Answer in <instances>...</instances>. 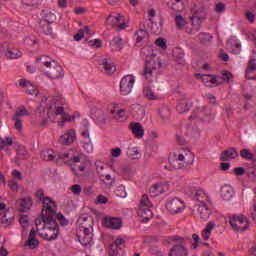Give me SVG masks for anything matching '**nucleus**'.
I'll return each instance as SVG.
<instances>
[{
  "label": "nucleus",
  "instance_id": "32",
  "mask_svg": "<svg viewBox=\"0 0 256 256\" xmlns=\"http://www.w3.org/2000/svg\"><path fill=\"white\" fill-rule=\"evenodd\" d=\"M252 71H256V58H251L248 62V67L246 69V77L247 79H255V76L251 75Z\"/></svg>",
  "mask_w": 256,
  "mask_h": 256
},
{
  "label": "nucleus",
  "instance_id": "27",
  "mask_svg": "<svg viewBox=\"0 0 256 256\" xmlns=\"http://www.w3.org/2000/svg\"><path fill=\"white\" fill-rule=\"evenodd\" d=\"M42 16V20L43 23H55V21L57 20V16L55 15V13L51 12V10L49 9H44L42 10L41 13Z\"/></svg>",
  "mask_w": 256,
  "mask_h": 256
},
{
  "label": "nucleus",
  "instance_id": "21",
  "mask_svg": "<svg viewBox=\"0 0 256 256\" xmlns=\"http://www.w3.org/2000/svg\"><path fill=\"white\" fill-rule=\"evenodd\" d=\"M239 152L235 148H228L224 150L220 155V161H231V159H237Z\"/></svg>",
  "mask_w": 256,
  "mask_h": 256
},
{
  "label": "nucleus",
  "instance_id": "4",
  "mask_svg": "<svg viewBox=\"0 0 256 256\" xmlns=\"http://www.w3.org/2000/svg\"><path fill=\"white\" fill-rule=\"evenodd\" d=\"M57 115H61L63 122H69L72 119H75V116H69V114L65 113V108L60 106L57 107L55 105H51L47 112L42 111L40 112V125L44 126L47 125L48 119L51 121H55Z\"/></svg>",
  "mask_w": 256,
  "mask_h": 256
},
{
  "label": "nucleus",
  "instance_id": "24",
  "mask_svg": "<svg viewBox=\"0 0 256 256\" xmlns=\"http://www.w3.org/2000/svg\"><path fill=\"white\" fill-rule=\"evenodd\" d=\"M123 223L121 222V219L119 218H105L104 219V227H107L108 229H120L122 227Z\"/></svg>",
  "mask_w": 256,
  "mask_h": 256
},
{
  "label": "nucleus",
  "instance_id": "35",
  "mask_svg": "<svg viewBox=\"0 0 256 256\" xmlns=\"http://www.w3.org/2000/svg\"><path fill=\"white\" fill-rule=\"evenodd\" d=\"M173 57L177 63H183L185 59V52L181 48H175L173 50Z\"/></svg>",
  "mask_w": 256,
  "mask_h": 256
},
{
  "label": "nucleus",
  "instance_id": "22",
  "mask_svg": "<svg viewBox=\"0 0 256 256\" xmlns=\"http://www.w3.org/2000/svg\"><path fill=\"white\" fill-rule=\"evenodd\" d=\"M25 246L30 247V249H37V247H39V240H37V232L35 231V228L31 229Z\"/></svg>",
  "mask_w": 256,
  "mask_h": 256
},
{
  "label": "nucleus",
  "instance_id": "2",
  "mask_svg": "<svg viewBox=\"0 0 256 256\" xmlns=\"http://www.w3.org/2000/svg\"><path fill=\"white\" fill-rule=\"evenodd\" d=\"M161 67V59L155 52H152L146 55L145 65L141 75L146 81H153V78L158 76Z\"/></svg>",
  "mask_w": 256,
  "mask_h": 256
},
{
  "label": "nucleus",
  "instance_id": "50",
  "mask_svg": "<svg viewBox=\"0 0 256 256\" xmlns=\"http://www.w3.org/2000/svg\"><path fill=\"white\" fill-rule=\"evenodd\" d=\"M119 251H121V248L112 243L109 247L108 253L110 256H117L119 255Z\"/></svg>",
  "mask_w": 256,
  "mask_h": 256
},
{
  "label": "nucleus",
  "instance_id": "58",
  "mask_svg": "<svg viewBox=\"0 0 256 256\" xmlns=\"http://www.w3.org/2000/svg\"><path fill=\"white\" fill-rule=\"evenodd\" d=\"M88 44L90 45V47H96L97 49H99L103 45V41H101V39H94L90 40Z\"/></svg>",
  "mask_w": 256,
  "mask_h": 256
},
{
  "label": "nucleus",
  "instance_id": "26",
  "mask_svg": "<svg viewBox=\"0 0 256 256\" xmlns=\"http://www.w3.org/2000/svg\"><path fill=\"white\" fill-rule=\"evenodd\" d=\"M75 141V130H68L64 135L60 136L59 143L61 145H71Z\"/></svg>",
  "mask_w": 256,
  "mask_h": 256
},
{
  "label": "nucleus",
  "instance_id": "12",
  "mask_svg": "<svg viewBox=\"0 0 256 256\" xmlns=\"http://www.w3.org/2000/svg\"><path fill=\"white\" fill-rule=\"evenodd\" d=\"M78 231H93V217L88 214H82L78 218Z\"/></svg>",
  "mask_w": 256,
  "mask_h": 256
},
{
  "label": "nucleus",
  "instance_id": "55",
  "mask_svg": "<svg viewBox=\"0 0 256 256\" xmlns=\"http://www.w3.org/2000/svg\"><path fill=\"white\" fill-rule=\"evenodd\" d=\"M123 42V39H121V37L116 36L112 39V41L110 42L111 47H121V43Z\"/></svg>",
  "mask_w": 256,
  "mask_h": 256
},
{
  "label": "nucleus",
  "instance_id": "17",
  "mask_svg": "<svg viewBox=\"0 0 256 256\" xmlns=\"http://www.w3.org/2000/svg\"><path fill=\"white\" fill-rule=\"evenodd\" d=\"M168 256H189V248L183 244H175L170 248Z\"/></svg>",
  "mask_w": 256,
  "mask_h": 256
},
{
  "label": "nucleus",
  "instance_id": "30",
  "mask_svg": "<svg viewBox=\"0 0 256 256\" xmlns=\"http://www.w3.org/2000/svg\"><path fill=\"white\" fill-rule=\"evenodd\" d=\"M189 109H191V101L187 99L180 100L176 106L178 113H187Z\"/></svg>",
  "mask_w": 256,
  "mask_h": 256
},
{
  "label": "nucleus",
  "instance_id": "9",
  "mask_svg": "<svg viewBox=\"0 0 256 256\" xmlns=\"http://www.w3.org/2000/svg\"><path fill=\"white\" fill-rule=\"evenodd\" d=\"M135 85V77L133 75H126L120 81V93L121 95H129Z\"/></svg>",
  "mask_w": 256,
  "mask_h": 256
},
{
  "label": "nucleus",
  "instance_id": "20",
  "mask_svg": "<svg viewBox=\"0 0 256 256\" xmlns=\"http://www.w3.org/2000/svg\"><path fill=\"white\" fill-rule=\"evenodd\" d=\"M16 204L19 207V211L25 213V211H29L33 207V199L29 197L21 198L16 201Z\"/></svg>",
  "mask_w": 256,
  "mask_h": 256
},
{
  "label": "nucleus",
  "instance_id": "53",
  "mask_svg": "<svg viewBox=\"0 0 256 256\" xmlns=\"http://www.w3.org/2000/svg\"><path fill=\"white\" fill-rule=\"evenodd\" d=\"M26 93L28 95H39V90H37V87H35V85L30 84V86L28 88H26Z\"/></svg>",
  "mask_w": 256,
  "mask_h": 256
},
{
  "label": "nucleus",
  "instance_id": "18",
  "mask_svg": "<svg viewBox=\"0 0 256 256\" xmlns=\"http://www.w3.org/2000/svg\"><path fill=\"white\" fill-rule=\"evenodd\" d=\"M129 129L132 131V135H134L136 139H143L145 136V129H143V125L139 122L130 123Z\"/></svg>",
  "mask_w": 256,
  "mask_h": 256
},
{
  "label": "nucleus",
  "instance_id": "39",
  "mask_svg": "<svg viewBox=\"0 0 256 256\" xmlns=\"http://www.w3.org/2000/svg\"><path fill=\"white\" fill-rule=\"evenodd\" d=\"M149 33L145 29H139L136 31V43H141V41L148 39Z\"/></svg>",
  "mask_w": 256,
  "mask_h": 256
},
{
  "label": "nucleus",
  "instance_id": "59",
  "mask_svg": "<svg viewBox=\"0 0 256 256\" xmlns=\"http://www.w3.org/2000/svg\"><path fill=\"white\" fill-rule=\"evenodd\" d=\"M116 195L118 197H122V198L127 197V192L125 191V186H119L118 189L116 190Z\"/></svg>",
  "mask_w": 256,
  "mask_h": 256
},
{
  "label": "nucleus",
  "instance_id": "51",
  "mask_svg": "<svg viewBox=\"0 0 256 256\" xmlns=\"http://www.w3.org/2000/svg\"><path fill=\"white\" fill-rule=\"evenodd\" d=\"M177 3L179 4V8L177 7V5H172V9L178 12L183 11V9H185V4H183V0H174L173 4Z\"/></svg>",
  "mask_w": 256,
  "mask_h": 256
},
{
  "label": "nucleus",
  "instance_id": "3",
  "mask_svg": "<svg viewBox=\"0 0 256 256\" xmlns=\"http://www.w3.org/2000/svg\"><path fill=\"white\" fill-rule=\"evenodd\" d=\"M207 17V10L205 6L201 3H194L191 8V21H192V28L188 30L189 35H195L201 29V23L205 21Z\"/></svg>",
  "mask_w": 256,
  "mask_h": 256
},
{
  "label": "nucleus",
  "instance_id": "28",
  "mask_svg": "<svg viewBox=\"0 0 256 256\" xmlns=\"http://www.w3.org/2000/svg\"><path fill=\"white\" fill-rule=\"evenodd\" d=\"M194 199L195 201H198V205L209 203V196L203 190H197Z\"/></svg>",
  "mask_w": 256,
  "mask_h": 256
},
{
  "label": "nucleus",
  "instance_id": "16",
  "mask_svg": "<svg viewBox=\"0 0 256 256\" xmlns=\"http://www.w3.org/2000/svg\"><path fill=\"white\" fill-rule=\"evenodd\" d=\"M99 67L102 71V73H105V75H113L117 71V67L113 63V61L104 58L102 60V63L99 64Z\"/></svg>",
  "mask_w": 256,
  "mask_h": 256
},
{
  "label": "nucleus",
  "instance_id": "63",
  "mask_svg": "<svg viewBox=\"0 0 256 256\" xmlns=\"http://www.w3.org/2000/svg\"><path fill=\"white\" fill-rule=\"evenodd\" d=\"M82 140L81 141H91V136L89 134V130H83L81 133Z\"/></svg>",
  "mask_w": 256,
  "mask_h": 256
},
{
  "label": "nucleus",
  "instance_id": "36",
  "mask_svg": "<svg viewBox=\"0 0 256 256\" xmlns=\"http://www.w3.org/2000/svg\"><path fill=\"white\" fill-rule=\"evenodd\" d=\"M55 157H57V155H55V151L52 149L44 150L41 152V159H43V161H53Z\"/></svg>",
  "mask_w": 256,
  "mask_h": 256
},
{
  "label": "nucleus",
  "instance_id": "56",
  "mask_svg": "<svg viewBox=\"0 0 256 256\" xmlns=\"http://www.w3.org/2000/svg\"><path fill=\"white\" fill-rule=\"evenodd\" d=\"M8 186L14 193H17V191H19V184H17V181L15 180H9Z\"/></svg>",
  "mask_w": 256,
  "mask_h": 256
},
{
  "label": "nucleus",
  "instance_id": "44",
  "mask_svg": "<svg viewBox=\"0 0 256 256\" xmlns=\"http://www.w3.org/2000/svg\"><path fill=\"white\" fill-rule=\"evenodd\" d=\"M96 171L99 177H105V174L107 173V168L105 167V164L98 162L96 164Z\"/></svg>",
  "mask_w": 256,
  "mask_h": 256
},
{
  "label": "nucleus",
  "instance_id": "60",
  "mask_svg": "<svg viewBox=\"0 0 256 256\" xmlns=\"http://www.w3.org/2000/svg\"><path fill=\"white\" fill-rule=\"evenodd\" d=\"M20 225L25 229V227H29V217L28 216H21L19 219Z\"/></svg>",
  "mask_w": 256,
  "mask_h": 256
},
{
  "label": "nucleus",
  "instance_id": "34",
  "mask_svg": "<svg viewBox=\"0 0 256 256\" xmlns=\"http://www.w3.org/2000/svg\"><path fill=\"white\" fill-rule=\"evenodd\" d=\"M37 63H40L41 65H44V67H51L53 65V62L55 60L51 59L49 56L42 55L36 59Z\"/></svg>",
  "mask_w": 256,
  "mask_h": 256
},
{
  "label": "nucleus",
  "instance_id": "25",
  "mask_svg": "<svg viewBox=\"0 0 256 256\" xmlns=\"http://www.w3.org/2000/svg\"><path fill=\"white\" fill-rule=\"evenodd\" d=\"M137 213L142 223H147V221L153 219V211L150 210L149 208L140 207Z\"/></svg>",
  "mask_w": 256,
  "mask_h": 256
},
{
  "label": "nucleus",
  "instance_id": "48",
  "mask_svg": "<svg viewBox=\"0 0 256 256\" xmlns=\"http://www.w3.org/2000/svg\"><path fill=\"white\" fill-rule=\"evenodd\" d=\"M55 219H58L60 225H62V227H67V225H69V220H67V218H65V216L62 213H55Z\"/></svg>",
  "mask_w": 256,
  "mask_h": 256
},
{
  "label": "nucleus",
  "instance_id": "23",
  "mask_svg": "<svg viewBox=\"0 0 256 256\" xmlns=\"http://www.w3.org/2000/svg\"><path fill=\"white\" fill-rule=\"evenodd\" d=\"M220 195L224 201H231V199H233V195H235V192L233 191V187H231V185L225 184L221 187Z\"/></svg>",
  "mask_w": 256,
  "mask_h": 256
},
{
  "label": "nucleus",
  "instance_id": "52",
  "mask_svg": "<svg viewBox=\"0 0 256 256\" xmlns=\"http://www.w3.org/2000/svg\"><path fill=\"white\" fill-rule=\"evenodd\" d=\"M198 39L201 43H207V41H211V35L209 33L202 32L198 35Z\"/></svg>",
  "mask_w": 256,
  "mask_h": 256
},
{
  "label": "nucleus",
  "instance_id": "49",
  "mask_svg": "<svg viewBox=\"0 0 256 256\" xmlns=\"http://www.w3.org/2000/svg\"><path fill=\"white\" fill-rule=\"evenodd\" d=\"M69 190L71 193H73V195H75V197H79V195H81V191H83V188H81V185L79 184H74L69 188Z\"/></svg>",
  "mask_w": 256,
  "mask_h": 256
},
{
  "label": "nucleus",
  "instance_id": "57",
  "mask_svg": "<svg viewBox=\"0 0 256 256\" xmlns=\"http://www.w3.org/2000/svg\"><path fill=\"white\" fill-rule=\"evenodd\" d=\"M168 241H169V243H180V244H182V243H185V238H183V237H179V236H170L169 238H168Z\"/></svg>",
  "mask_w": 256,
  "mask_h": 256
},
{
  "label": "nucleus",
  "instance_id": "46",
  "mask_svg": "<svg viewBox=\"0 0 256 256\" xmlns=\"http://www.w3.org/2000/svg\"><path fill=\"white\" fill-rule=\"evenodd\" d=\"M81 144L86 153H93V142L91 140L81 141Z\"/></svg>",
  "mask_w": 256,
  "mask_h": 256
},
{
  "label": "nucleus",
  "instance_id": "45",
  "mask_svg": "<svg viewBox=\"0 0 256 256\" xmlns=\"http://www.w3.org/2000/svg\"><path fill=\"white\" fill-rule=\"evenodd\" d=\"M100 180L105 183V185H113L115 183V178L112 177L111 174H108L107 172L104 174V177H100Z\"/></svg>",
  "mask_w": 256,
  "mask_h": 256
},
{
  "label": "nucleus",
  "instance_id": "64",
  "mask_svg": "<svg viewBox=\"0 0 256 256\" xmlns=\"http://www.w3.org/2000/svg\"><path fill=\"white\" fill-rule=\"evenodd\" d=\"M215 11H216V13H224V11H225V4L221 3V2L216 4Z\"/></svg>",
  "mask_w": 256,
  "mask_h": 256
},
{
  "label": "nucleus",
  "instance_id": "42",
  "mask_svg": "<svg viewBox=\"0 0 256 256\" xmlns=\"http://www.w3.org/2000/svg\"><path fill=\"white\" fill-rule=\"evenodd\" d=\"M22 4L26 7H34L37 8L39 5L43 3V0H21Z\"/></svg>",
  "mask_w": 256,
  "mask_h": 256
},
{
  "label": "nucleus",
  "instance_id": "1",
  "mask_svg": "<svg viewBox=\"0 0 256 256\" xmlns=\"http://www.w3.org/2000/svg\"><path fill=\"white\" fill-rule=\"evenodd\" d=\"M55 213H57V205L47 198L42 210V222L40 219L35 220L36 231L44 241H55L59 237V224L55 219Z\"/></svg>",
  "mask_w": 256,
  "mask_h": 256
},
{
  "label": "nucleus",
  "instance_id": "54",
  "mask_svg": "<svg viewBox=\"0 0 256 256\" xmlns=\"http://www.w3.org/2000/svg\"><path fill=\"white\" fill-rule=\"evenodd\" d=\"M156 47H160L161 49H167V40L165 38H158L155 41Z\"/></svg>",
  "mask_w": 256,
  "mask_h": 256
},
{
  "label": "nucleus",
  "instance_id": "5",
  "mask_svg": "<svg viewBox=\"0 0 256 256\" xmlns=\"http://www.w3.org/2000/svg\"><path fill=\"white\" fill-rule=\"evenodd\" d=\"M195 161V155L191 151H186L181 154H174L173 158L169 159L170 164L174 169H183V167H189L193 165Z\"/></svg>",
  "mask_w": 256,
  "mask_h": 256
},
{
  "label": "nucleus",
  "instance_id": "61",
  "mask_svg": "<svg viewBox=\"0 0 256 256\" xmlns=\"http://www.w3.org/2000/svg\"><path fill=\"white\" fill-rule=\"evenodd\" d=\"M19 85L22 87V89H27L28 87H31L32 83L31 81L23 78L19 80Z\"/></svg>",
  "mask_w": 256,
  "mask_h": 256
},
{
  "label": "nucleus",
  "instance_id": "38",
  "mask_svg": "<svg viewBox=\"0 0 256 256\" xmlns=\"http://www.w3.org/2000/svg\"><path fill=\"white\" fill-rule=\"evenodd\" d=\"M174 21L176 28L179 30L183 29V27L187 25V20H185V18L181 14L176 15Z\"/></svg>",
  "mask_w": 256,
  "mask_h": 256
},
{
  "label": "nucleus",
  "instance_id": "13",
  "mask_svg": "<svg viewBox=\"0 0 256 256\" xmlns=\"http://www.w3.org/2000/svg\"><path fill=\"white\" fill-rule=\"evenodd\" d=\"M169 189V184L165 181L156 182L149 188V193L153 195V197H159V195H163V193H167Z\"/></svg>",
  "mask_w": 256,
  "mask_h": 256
},
{
  "label": "nucleus",
  "instance_id": "11",
  "mask_svg": "<svg viewBox=\"0 0 256 256\" xmlns=\"http://www.w3.org/2000/svg\"><path fill=\"white\" fill-rule=\"evenodd\" d=\"M108 112L110 115H114V119H116L117 121H126L127 119V110L121 108L119 104H109Z\"/></svg>",
  "mask_w": 256,
  "mask_h": 256
},
{
  "label": "nucleus",
  "instance_id": "29",
  "mask_svg": "<svg viewBox=\"0 0 256 256\" xmlns=\"http://www.w3.org/2000/svg\"><path fill=\"white\" fill-rule=\"evenodd\" d=\"M35 197L38 201H42V211H45V201H47V199H49L54 205H57L51 197H45V191L43 189H38L35 193Z\"/></svg>",
  "mask_w": 256,
  "mask_h": 256
},
{
  "label": "nucleus",
  "instance_id": "8",
  "mask_svg": "<svg viewBox=\"0 0 256 256\" xmlns=\"http://www.w3.org/2000/svg\"><path fill=\"white\" fill-rule=\"evenodd\" d=\"M106 26L116 31H123V29L127 28L125 17L120 14L109 15L106 19Z\"/></svg>",
  "mask_w": 256,
  "mask_h": 256
},
{
  "label": "nucleus",
  "instance_id": "10",
  "mask_svg": "<svg viewBox=\"0 0 256 256\" xmlns=\"http://www.w3.org/2000/svg\"><path fill=\"white\" fill-rule=\"evenodd\" d=\"M46 77L49 79H63V77H65L63 67H61L57 61L52 62V65H50L46 71Z\"/></svg>",
  "mask_w": 256,
  "mask_h": 256
},
{
  "label": "nucleus",
  "instance_id": "33",
  "mask_svg": "<svg viewBox=\"0 0 256 256\" xmlns=\"http://www.w3.org/2000/svg\"><path fill=\"white\" fill-rule=\"evenodd\" d=\"M159 115L162 121L164 122L169 121V119H171V109H169L168 106H162L159 109Z\"/></svg>",
  "mask_w": 256,
  "mask_h": 256
},
{
  "label": "nucleus",
  "instance_id": "47",
  "mask_svg": "<svg viewBox=\"0 0 256 256\" xmlns=\"http://www.w3.org/2000/svg\"><path fill=\"white\" fill-rule=\"evenodd\" d=\"M152 206H153V204L151 203V201H149V196L144 194L140 200V207L150 208Z\"/></svg>",
  "mask_w": 256,
  "mask_h": 256
},
{
  "label": "nucleus",
  "instance_id": "41",
  "mask_svg": "<svg viewBox=\"0 0 256 256\" xmlns=\"http://www.w3.org/2000/svg\"><path fill=\"white\" fill-rule=\"evenodd\" d=\"M240 157H242V159H246L247 161H255V156L253 153H251V151H249V149L240 150Z\"/></svg>",
  "mask_w": 256,
  "mask_h": 256
},
{
  "label": "nucleus",
  "instance_id": "43",
  "mask_svg": "<svg viewBox=\"0 0 256 256\" xmlns=\"http://www.w3.org/2000/svg\"><path fill=\"white\" fill-rule=\"evenodd\" d=\"M28 115H29V112L27 111V109L24 106H21V107L16 109V113L14 115V118L21 119V117H26Z\"/></svg>",
  "mask_w": 256,
  "mask_h": 256
},
{
  "label": "nucleus",
  "instance_id": "31",
  "mask_svg": "<svg viewBox=\"0 0 256 256\" xmlns=\"http://www.w3.org/2000/svg\"><path fill=\"white\" fill-rule=\"evenodd\" d=\"M213 229H215V223L208 222L206 228L202 231V238L204 241H209V237H211V231H213Z\"/></svg>",
  "mask_w": 256,
  "mask_h": 256
},
{
  "label": "nucleus",
  "instance_id": "37",
  "mask_svg": "<svg viewBox=\"0 0 256 256\" xmlns=\"http://www.w3.org/2000/svg\"><path fill=\"white\" fill-rule=\"evenodd\" d=\"M40 32L44 35H52L53 34V28H51L50 23L40 21Z\"/></svg>",
  "mask_w": 256,
  "mask_h": 256
},
{
  "label": "nucleus",
  "instance_id": "15",
  "mask_svg": "<svg viewBox=\"0 0 256 256\" xmlns=\"http://www.w3.org/2000/svg\"><path fill=\"white\" fill-rule=\"evenodd\" d=\"M8 47H9V45L7 43H4V44H2V49H1L2 55L7 57V59H19V57H21L23 55V53H21V51H19V49L8 48Z\"/></svg>",
  "mask_w": 256,
  "mask_h": 256
},
{
  "label": "nucleus",
  "instance_id": "19",
  "mask_svg": "<svg viewBox=\"0 0 256 256\" xmlns=\"http://www.w3.org/2000/svg\"><path fill=\"white\" fill-rule=\"evenodd\" d=\"M195 208L197 209L200 219L202 221H207L209 217H211V210L209 209V206L206 204H196Z\"/></svg>",
  "mask_w": 256,
  "mask_h": 256
},
{
  "label": "nucleus",
  "instance_id": "62",
  "mask_svg": "<svg viewBox=\"0 0 256 256\" xmlns=\"http://www.w3.org/2000/svg\"><path fill=\"white\" fill-rule=\"evenodd\" d=\"M113 245H116L119 249H125V240L121 238H117L113 243Z\"/></svg>",
  "mask_w": 256,
  "mask_h": 256
},
{
  "label": "nucleus",
  "instance_id": "6",
  "mask_svg": "<svg viewBox=\"0 0 256 256\" xmlns=\"http://www.w3.org/2000/svg\"><path fill=\"white\" fill-rule=\"evenodd\" d=\"M230 225L233 231L243 232L249 229V219L244 215H232Z\"/></svg>",
  "mask_w": 256,
  "mask_h": 256
},
{
  "label": "nucleus",
  "instance_id": "7",
  "mask_svg": "<svg viewBox=\"0 0 256 256\" xmlns=\"http://www.w3.org/2000/svg\"><path fill=\"white\" fill-rule=\"evenodd\" d=\"M185 207V201L178 197L170 198L166 201V209L171 215L183 213Z\"/></svg>",
  "mask_w": 256,
  "mask_h": 256
},
{
  "label": "nucleus",
  "instance_id": "14",
  "mask_svg": "<svg viewBox=\"0 0 256 256\" xmlns=\"http://www.w3.org/2000/svg\"><path fill=\"white\" fill-rule=\"evenodd\" d=\"M77 237L83 247L93 245V231L78 230Z\"/></svg>",
  "mask_w": 256,
  "mask_h": 256
},
{
  "label": "nucleus",
  "instance_id": "40",
  "mask_svg": "<svg viewBox=\"0 0 256 256\" xmlns=\"http://www.w3.org/2000/svg\"><path fill=\"white\" fill-rule=\"evenodd\" d=\"M143 95L144 97H146V99H149L150 101H155V99H157V95H155V92H153V90L149 86L143 89Z\"/></svg>",
  "mask_w": 256,
  "mask_h": 256
}]
</instances>
